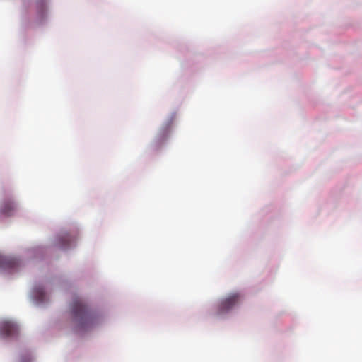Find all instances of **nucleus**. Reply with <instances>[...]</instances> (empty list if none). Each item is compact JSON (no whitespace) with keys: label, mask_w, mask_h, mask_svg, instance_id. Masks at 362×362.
I'll return each mask as SVG.
<instances>
[{"label":"nucleus","mask_w":362,"mask_h":362,"mask_svg":"<svg viewBox=\"0 0 362 362\" xmlns=\"http://www.w3.org/2000/svg\"><path fill=\"white\" fill-rule=\"evenodd\" d=\"M71 309L77 329L86 330L94 324L95 317L88 310L81 298H76L74 300Z\"/></svg>","instance_id":"1"},{"label":"nucleus","mask_w":362,"mask_h":362,"mask_svg":"<svg viewBox=\"0 0 362 362\" xmlns=\"http://www.w3.org/2000/svg\"><path fill=\"white\" fill-rule=\"evenodd\" d=\"M240 301V296L238 293H233L223 298L218 306V312L223 314L228 312Z\"/></svg>","instance_id":"2"},{"label":"nucleus","mask_w":362,"mask_h":362,"mask_svg":"<svg viewBox=\"0 0 362 362\" xmlns=\"http://www.w3.org/2000/svg\"><path fill=\"white\" fill-rule=\"evenodd\" d=\"M18 331V325L12 321L5 320L0 322V335L2 337L17 336Z\"/></svg>","instance_id":"3"},{"label":"nucleus","mask_w":362,"mask_h":362,"mask_svg":"<svg viewBox=\"0 0 362 362\" xmlns=\"http://www.w3.org/2000/svg\"><path fill=\"white\" fill-rule=\"evenodd\" d=\"M17 209V204L12 199L4 200L0 206V213L5 216H11Z\"/></svg>","instance_id":"4"},{"label":"nucleus","mask_w":362,"mask_h":362,"mask_svg":"<svg viewBox=\"0 0 362 362\" xmlns=\"http://www.w3.org/2000/svg\"><path fill=\"white\" fill-rule=\"evenodd\" d=\"M18 265V262L16 259L6 257L0 255V269H14Z\"/></svg>","instance_id":"5"},{"label":"nucleus","mask_w":362,"mask_h":362,"mask_svg":"<svg viewBox=\"0 0 362 362\" xmlns=\"http://www.w3.org/2000/svg\"><path fill=\"white\" fill-rule=\"evenodd\" d=\"M58 239H59V247H61L62 249L67 248L70 245L71 242L73 241L71 236L70 235L69 233H64V234L61 235L60 236H59Z\"/></svg>","instance_id":"6"},{"label":"nucleus","mask_w":362,"mask_h":362,"mask_svg":"<svg viewBox=\"0 0 362 362\" xmlns=\"http://www.w3.org/2000/svg\"><path fill=\"white\" fill-rule=\"evenodd\" d=\"M168 133V129H163L160 132V139H165L167 136Z\"/></svg>","instance_id":"7"},{"label":"nucleus","mask_w":362,"mask_h":362,"mask_svg":"<svg viewBox=\"0 0 362 362\" xmlns=\"http://www.w3.org/2000/svg\"><path fill=\"white\" fill-rule=\"evenodd\" d=\"M37 298H39L40 300H43L44 293L42 291H37Z\"/></svg>","instance_id":"8"}]
</instances>
